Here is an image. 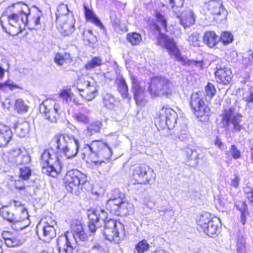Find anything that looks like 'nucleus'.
I'll return each mask as SVG.
<instances>
[{
	"instance_id": "f257e3e1",
	"label": "nucleus",
	"mask_w": 253,
	"mask_h": 253,
	"mask_svg": "<svg viewBox=\"0 0 253 253\" xmlns=\"http://www.w3.org/2000/svg\"><path fill=\"white\" fill-rule=\"evenodd\" d=\"M52 150H45L40 158V164L43 173L55 177L61 170L63 162L75 157L79 151L78 139L66 133H58L54 135L50 142Z\"/></svg>"
},
{
	"instance_id": "f03ea898",
	"label": "nucleus",
	"mask_w": 253,
	"mask_h": 253,
	"mask_svg": "<svg viewBox=\"0 0 253 253\" xmlns=\"http://www.w3.org/2000/svg\"><path fill=\"white\" fill-rule=\"evenodd\" d=\"M30 14L27 5L21 2L13 3L6 8L0 17V25L10 35H17L28 25Z\"/></svg>"
},
{
	"instance_id": "7ed1b4c3",
	"label": "nucleus",
	"mask_w": 253,
	"mask_h": 253,
	"mask_svg": "<svg viewBox=\"0 0 253 253\" xmlns=\"http://www.w3.org/2000/svg\"><path fill=\"white\" fill-rule=\"evenodd\" d=\"M84 155L89 158L95 165H100L104 160L110 158L112 152L108 145L99 140H94L90 144H86L83 149Z\"/></svg>"
},
{
	"instance_id": "20e7f679",
	"label": "nucleus",
	"mask_w": 253,
	"mask_h": 253,
	"mask_svg": "<svg viewBox=\"0 0 253 253\" xmlns=\"http://www.w3.org/2000/svg\"><path fill=\"white\" fill-rule=\"evenodd\" d=\"M164 0V5L172 11L184 28L189 27L195 23V16L191 9H186L180 13V9L183 5L184 0Z\"/></svg>"
},
{
	"instance_id": "39448f33",
	"label": "nucleus",
	"mask_w": 253,
	"mask_h": 253,
	"mask_svg": "<svg viewBox=\"0 0 253 253\" xmlns=\"http://www.w3.org/2000/svg\"><path fill=\"white\" fill-rule=\"evenodd\" d=\"M131 207L132 205L128 203L125 199V194L119 189H115L112 192L106 205L108 211L118 215L128 214L129 209Z\"/></svg>"
},
{
	"instance_id": "423d86ee",
	"label": "nucleus",
	"mask_w": 253,
	"mask_h": 253,
	"mask_svg": "<svg viewBox=\"0 0 253 253\" xmlns=\"http://www.w3.org/2000/svg\"><path fill=\"white\" fill-rule=\"evenodd\" d=\"M154 28L158 32L157 37L158 45L166 48L169 54L171 56H174L176 61L180 62L183 64H187V60L181 56L180 51L174 40L162 33L161 28L158 25L155 24Z\"/></svg>"
},
{
	"instance_id": "0eeeda50",
	"label": "nucleus",
	"mask_w": 253,
	"mask_h": 253,
	"mask_svg": "<svg viewBox=\"0 0 253 253\" xmlns=\"http://www.w3.org/2000/svg\"><path fill=\"white\" fill-rule=\"evenodd\" d=\"M172 83L164 77H157L151 79L149 91L153 97H168L172 94Z\"/></svg>"
},
{
	"instance_id": "6e6552de",
	"label": "nucleus",
	"mask_w": 253,
	"mask_h": 253,
	"mask_svg": "<svg viewBox=\"0 0 253 253\" xmlns=\"http://www.w3.org/2000/svg\"><path fill=\"white\" fill-rule=\"evenodd\" d=\"M221 124L224 127L228 128L230 125L233 126L232 131L239 132L244 128L243 116L234 108L225 109L221 115Z\"/></svg>"
},
{
	"instance_id": "1a4fd4ad",
	"label": "nucleus",
	"mask_w": 253,
	"mask_h": 253,
	"mask_svg": "<svg viewBox=\"0 0 253 253\" xmlns=\"http://www.w3.org/2000/svg\"><path fill=\"white\" fill-rule=\"evenodd\" d=\"M64 181L67 190L71 193H76L87 180L85 174L78 170L74 169L66 173Z\"/></svg>"
},
{
	"instance_id": "9d476101",
	"label": "nucleus",
	"mask_w": 253,
	"mask_h": 253,
	"mask_svg": "<svg viewBox=\"0 0 253 253\" xmlns=\"http://www.w3.org/2000/svg\"><path fill=\"white\" fill-rule=\"evenodd\" d=\"M132 176L137 183L146 185L154 181L156 175L149 166L141 164L133 169Z\"/></svg>"
},
{
	"instance_id": "9b49d317",
	"label": "nucleus",
	"mask_w": 253,
	"mask_h": 253,
	"mask_svg": "<svg viewBox=\"0 0 253 253\" xmlns=\"http://www.w3.org/2000/svg\"><path fill=\"white\" fill-rule=\"evenodd\" d=\"M190 106L197 117L203 116H208L210 114V108L205 103L202 97V93L195 92L192 94L190 99Z\"/></svg>"
},
{
	"instance_id": "f8f14e48",
	"label": "nucleus",
	"mask_w": 253,
	"mask_h": 253,
	"mask_svg": "<svg viewBox=\"0 0 253 253\" xmlns=\"http://www.w3.org/2000/svg\"><path fill=\"white\" fill-rule=\"evenodd\" d=\"M160 123L163 127L167 126L169 129L174 127L177 119L176 113L171 108L163 107L157 114Z\"/></svg>"
},
{
	"instance_id": "ddd939ff",
	"label": "nucleus",
	"mask_w": 253,
	"mask_h": 253,
	"mask_svg": "<svg viewBox=\"0 0 253 253\" xmlns=\"http://www.w3.org/2000/svg\"><path fill=\"white\" fill-rule=\"evenodd\" d=\"M77 88L80 92L81 96L87 101L93 99L97 94L95 84L84 78H80L77 84Z\"/></svg>"
},
{
	"instance_id": "4468645a",
	"label": "nucleus",
	"mask_w": 253,
	"mask_h": 253,
	"mask_svg": "<svg viewBox=\"0 0 253 253\" xmlns=\"http://www.w3.org/2000/svg\"><path fill=\"white\" fill-rule=\"evenodd\" d=\"M60 106L53 100H46L40 106L41 113L44 114L46 120L51 123H56L59 117Z\"/></svg>"
},
{
	"instance_id": "2eb2a0df",
	"label": "nucleus",
	"mask_w": 253,
	"mask_h": 253,
	"mask_svg": "<svg viewBox=\"0 0 253 253\" xmlns=\"http://www.w3.org/2000/svg\"><path fill=\"white\" fill-rule=\"evenodd\" d=\"M103 234L107 240L119 244L121 241L119 228L124 232V226L122 222H104Z\"/></svg>"
},
{
	"instance_id": "dca6fc26",
	"label": "nucleus",
	"mask_w": 253,
	"mask_h": 253,
	"mask_svg": "<svg viewBox=\"0 0 253 253\" xmlns=\"http://www.w3.org/2000/svg\"><path fill=\"white\" fill-rule=\"evenodd\" d=\"M56 23L58 30L64 36L71 35L75 30V19L73 13H69L67 17L59 18Z\"/></svg>"
},
{
	"instance_id": "f3484780",
	"label": "nucleus",
	"mask_w": 253,
	"mask_h": 253,
	"mask_svg": "<svg viewBox=\"0 0 253 253\" xmlns=\"http://www.w3.org/2000/svg\"><path fill=\"white\" fill-rule=\"evenodd\" d=\"M205 8L214 16L217 21L223 20L227 16V11L223 7L222 3L218 0H211L205 3Z\"/></svg>"
},
{
	"instance_id": "a211bd4d",
	"label": "nucleus",
	"mask_w": 253,
	"mask_h": 253,
	"mask_svg": "<svg viewBox=\"0 0 253 253\" xmlns=\"http://www.w3.org/2000/svg\"><path fill=\"white\" fill-rule=\"evenodd\" d=\"M8 159L10 162L17 166L27 165L31 162V157L25 149L15 148L11 150Z\"/></svg>"
},
{
	"instance_id": "6ab92c4d",
	"label": "nucleus",
	"mask_w": 253,
	"mask_h": 253,
	"mask_svg": "<svg viewBox=\"0 0 253 253\" xmlns=\"http://www.w3.org/2000/svg\"><path fill=\"white\" fill-rule=\"evenodd\" d=\"M132 87L131 89L133 92L134 98L136 103L138 105H143L145 103L146 91L145 88L141 85L137 79L134 77L131 78Z\"/></svg>"
},
{
	"instance_id": "aec40b11",
	"label": "nucleus",
	"mask_w": 253,
	"mask_h": 253,
	"mask_svg": "<svg viewBox=\"0 0 253 253\" xmlns=\"http://www.w3.org/2000/svg\"><path fill=\"white\" fill-rule=\"evenodd\" d=\"M71 228L73 232V236L76 242L77 239L83 242L87 239L89 234L86 225H83L82 222H74L71 224Z\"/></svg>"
},
{
	"instance_id": "412c9836",
	"label": "nucleus",
	"mask_w": 253,
	"mask_h": 253,
	"mask_svg": "<svg viewBox=\"0 0 253 253\" xmlns=\"http://www.w3.org/2000/svg\"><path fill=\"white\" fill-rule=\"evenodd\" d=\"M56 245L59 253H73L75 250L67 233L57 238Z\"/></svg>"
},
{
	"instance_id": "4be33fe9",
	"label": "nucleus",
	"mask_w": 253,
	"mask_h": 253,
	"mask_svg": "<svg viewBox=\"0 0 253 253\" xmlns=\"http://www.w3.org/2000/svg\"><path fill=\"white\" fill-rule=\"evenodd\" d=\"M215 75L217 81L223 84H228L232 80L231 72L226 67L217 69Z\"/></svg>"
},
{
	"instance_id": "5701e85b",
	"label": "nucleus",
	"mask_w": 253,
	"mask_h": 253,
	"mask_svg": "<svg viewBox=\"0 0 253 253\" xmlns=\"http://www.w3.org/2000/svg\"><path fill=\"white\" fill-rule=\"evenodd\" d=\"M12 131L9 126L0 124V147L5 146L11 139Z\"/></svg>"
},
{
	"instance_id": "b1692460",
	"label": "nucleus",
	"mask_w": 253,
	"mask_h": 253,
	"mask_svg": "<svg viewBox=\"0 0 253 253\" xmlns=\"http://www.w3.org/2000/svg\"><path fill=\"white\" fill-rule=\"evenodd\" d=\"M186 157V164L190 167H195L198 163L199 153L195 149L187 147L184 150Z\"/></svg>"
},
{
	"instance_id": "393cba45",
	"label": "nucleus",
	"mask_w": 253,
	"mask_h": 253,
	"mask_svg": "<svg viewBox=\"0 0 253 253\" xmlns=\"http://www.w3.org/2000/svg\"><path fill=\"white\" fill-rule=\"evenodd\" d=\"M186 157V164L190 167H195L198 163L199 153L195 149L187 147L184 150Z\"/></svg>"
},
{
	"instance_id": "a878e982",
	"label": "nucleus",
	"mask_w": 253,
	"mask_h": 253,
	"mask_svg": "<svg viewBox=\"0 0 253 253\" xmlns=\"http://www.w3.org/2000/svg\"><path fill=\"white\" fill-rule=\"evenodd\" d=\"M14 128L16 133L19 137H24L28 134L30 130V124L26 121L18 120L14 125Z\"/></svg>"
},
{
	"instance_id": "bb28decb",
	"label": "nucleus",
	"mask_w": 253,
	"mask_h": 253,
	"mask_svg": "<svg viewBox=\"0 0 253 253\" xmlns=\"http://www.w3.org/2000/svg\"><path fill=\"white\" fill-rule=\"evenodd\" d=\"M56 231L53 225H46L42 227V236L41 240L44 242L49 243L55 237Z\"/></svg>"
},
{
	"instance_id": "cd10ccee",
	"label": "nucleus",
	"mask_w": 253,
	"mask_h": 253,
	"mask_svg": "<svg viewBox=\"0 0 253 253\" xmlns=\"http://www.w3.org/2000/svg\"><path fill=\"white\" fill-rule=\"evenodd\" d=\"M218 41V37L214 32L207 31L205 33L203 42L208 47L210 48L214 47Z\"/></svg>"
},
{
	"instance_id": "c85d7f7f",
	"label": "nucleus",
	"mask_w": 253,
	"mask_h": 253,
	"mask_svg": "<svg viewBox=\"0 0 253 253\" xmlns=\"http://www.w3.org/2000/svg\"><path fill=\"white\" fill-rule=\"evenodd\" d=\"M199 225L200 227L199 230H202L210 237H213L218 229V226L214 225L213 222H200Z\"/></svg>"
},
{
	"instance_id": "c756f323",
	"label": "nucleus",
	"mask_w": 253,
	"mask_h": 253,
	"mask_svg": "<svg viewBox=\"0 0 253 253\" xmlns=\"http://www.w3.org/2000/svg\"><path fill=\"white\" fill-rule=\"evenodd\" d=\"M117 90L123 98H128V86L125 80L122 77H119L116 80Z\"/></svg>"
},
{
	"instance_id": "7c9ffc66",
	"label": "nucleus",
	"mask_w": 253,
	"mask_h": 253,
	"mask_svg": "<svg viewBox=\"0 0 253 253\" xmlns=\"http://www.w3.org/2000/svg\"><path fill=\"white\" fill-rule=\"evenodd\" d=\"M70 54L68 53H57L55 54L54 61L59 66H63L70 64L72 62Z\"/></svg>"
},
{
	"instance_id": "2f4dec72",
	"label": "nucleus",
	"mask_w": 253,
	"mask_h": 253,
	"mask_svg": "<svg viewBox=\"0 0 253 253\" xmlns=\"http://www.w3.org/2000/svg\"><path fill=\"white\" fill-rule=\"evenodd\" d=\"M59 96L69 105L77 104V102L74 98V94L71 91L70 89H63L61 91Z\"/></svg>"
},
{
	"instance_id": "473e14b6",
	"label": "nucleus",
	"mask_w": 253,
	"mask_h": 253,
	"mask_svg": "<svg viewBox=\"0 0 253 253\" xmlns=\"http://www.w3.org/2000/svg\"><path fill=\"white\" fill-rule=\"evenodd\" d=\"M237 253H245L246 242L243 233L239 231L237 233Z\"/></svg>"
},
{
	"instance_id": "72a5a7b5",
	"label": "nucleus",
	"mask_w": 253,
	"mask_h": 253,
	"mask_svg": "<svg viewBox=\"0 0 253 253\" xmlns=\"http://www.w3.org/2000/svg\"><path fill=\"white\" fill-rule=\"evenodd\" d=\"M69 13H73V12L69 10L67 5L64 3H60L57 8L56 20H59V18L68 16Z\"/></svg>"
},
{
	"instance_id": "f704fd0d",
	"label": "nucleus",
	"mask_w": 253,
	"mask_h": 253,
	"mask_svg": "<svg viewBox=\"0 0 253 253\" xmlns=\"http://www.w3.org/2000/svg\"><path fill=\"white\" fill-rule=\"evenodd\" d=\"M115 97L110 93H106L103 95V103L104 106L107 109L112 110L115 105Z\"/></svg>"
},
{
	"instance_id": "c9c22d12",
	"label": "nucleus",
	"mask_w": 253,
	"mask_h": 253,
	"mask_svg": "<svg viewBox=\"0 0 253 253\" xmlns=\"http://www.w3.org/2000/svg\"><path fill=\"white\" fill-rule=\"evenodd\" d=\"M102 123L99 121H96L91 124L87 129L85 130L86 135L90 136L95 133H97L100 131Z\"/></svg>"
},
{
	"instance_id": "e433bc0d",
	"label": "nucleus",
	"mask_w": 253,
	"mask_h": 253,
	"mask_svg": "<svg viewBox=\"0 0 253 253\" xmlns=\"http://www.w3.org/2000/svg\"><path fill=\"white\" fill-rule=\"evenodd\" d=\"M235 206L237 208V210L240 211L241 216V221H245L246 220V216L248 214L247 206L245 202L238 201L235 204Z\"/></svg>"
},
{
	"instance_id": "4c0bfd02",
	"label": "nucleus",
	"mask_w": 253,
	"mask_h": 253,
	"mask_svg": "<svg viewBox=\"0 0 253 253\" xmlns=\"http://www.w3.org/2000/svg\"><path fill=\"white\" fill-rule=\"evenodd\" d=\"M103 63L102 58L98 57H94L91 60L87 62L85 66V68L86 70H91L96 67L100 66Z\"/></svg>"
},
{
	"instance_id": "58836bf2",
	"label": "nucleus",
	"mask_w": 253,
	"mask_h": 253,
	"mask_svg": "<svg viewBox=\"0 0 253 253\" xmlns=\"http://www.w3.org/2000/svg\"><path fill=\"white\" fill-rule=\"evenodd\" d=\"M28 106L25 103L24 101L19 98L16 100L15 102V110L19 113H25L27 112Z\"/></svg>"
},
{
	"instance_id": "ea45409f",
	"label": "nucleus",
	"mask_w": 253,
	"mask_h": 253,
	"mask_svg": "<svg viewBox=\"0 0 253 253\" xmlns=\"http://www.w3.org/2000/svg\"><path fill=\"white\" fill-rule=\"evenodd\" d=\"M127 39L128 41L134 45L138 44L142 40L141 36L137 33H132L127 34Z\"/></svg>"
},
{
	"instance_id": "a19ab883",
	"label": "nucleus",
	"mask_w": 253,
	"mask_h": 253,
	"mask_svg": "<svg viewBox=\"0 0 253 253\" xmlns=\"http://www.w3.org/2000/svg\"><path fill=\"white\" fill-rule=\"evenodd\" d=\"M73 117L78 122L84 124H88L90 121L89 117L82 112H77L74 115Z\"/></svg>"
},
{
	"instance_id": "79ce46f5",
	"label": "nucleus",
	"mask_w": 253,
	"mask_h": 253,
	"mask_svg": "<svg viewBox=\"0 0 253 253\" xmlns=\"http://www.w3.org/2000/svg\"><path fill=\"white\" fill-rule=\"evenodd\" d=\"M178 139L181 141L186 142L190 138V135L188 131V129L186 126H184L183 127L177 134Z\"/></svg>"
},
{
	"instance_id": "37998d69",
	"label": "nucleus",
	"mask_w": 253,
	"mask_h": 253,
	"mask_svg": "<svg viewBox=\"0 0 253 253\" xmlns=\"http://www.w3.org/2000/svg\"><path fill=\"white\" fill-rule=\"evenodd\" d=\"M155 16L158 22L164 28L165 32L167 31V20L165 16L159 11L156 12Z\"/></svg>"
},
{
	"instance_id": "c03bdc74",
	"label": "nucleus",
	"mask_w": 253,
	"mask_h": 253,
	"mask_svg": "<svg viewBox=\"0 0 253 253\" xmlns=\"http://www.w3.org/2000/svg\"><path fill=\"white\" fill-rule=\"evenodd\" d=\"M31 169L29 167H23L20 169L19 178L23 180H28L31 175Z\"/></svg>"
},
{
	"instance_id": "a18cd8bd",
	"label": "nucleus",
	"mask_w": 253,
	"mask_h": 253,
	"mask_svg": "<svg viewBox=\"0 0 253 253\" xmlns=\"http://www.w3.org/2000/svg\"><path fill=\"white\" fill-rule=\"evenodd\" d=\"M0 215L3 219H5L7 221H13V214L9 212L7 207H3L0 209Z\"/></svg>"
},
{
	"instance_id": "49530a36",
	"label": "nucleus",
	"mask_w": 253,
	"mask_h": 253,
	"mask_svg": "<svg viewBox=\"0 0 253 253\" xmlns=\"http://www.w3.org/2000/svg\"><path fill=\"white\" fill-rule=\"evenodd\" d=\"M149 245L146 240H143L138 242L135 247V249L138 253H143L149 249Z\"/></svg>"
},
{
	"instance_id": "de8ad7c7",
	"label": "nucleus",
	"mask_w": 253,
	"mask_h": 253,
	"mask_svg": "<svg viewBox=\"0 0 253 253\" xmlns=\"http://www.w3.org/2000/svg\"><path fill=\"white\" fill-rule=\"evenodd\" d=\"M220 40L224 44H228L233 41V35L229 32H223L220 37Z\"/></svg>"
},
{
	"instance_id": "09e8293b",
	"label": "nucleus",
	"mask_w": 253,
	"mask_h": 253,
	"mask_svg": "<svg viewBox=\"0 0 253 253\" xmlns=\"http://www.w3.org/2000/svg\"><path fill=\"white\" fill-rule=\"evenodd\" d=\"M87 215L89 221H99L97 210H89L87 211Z\"/></svg>"
},
{
	"instance_id": "8fccbe9b",
	"label": "nucleus",
	"mask_w": 253,
	"mask_h": 253,
	"mask_svg": "<svg viewBox=\"0 0 253 253\" xmlns=\"http://www.w3.org/2000/svg\"><path fill=\"white\" fill-rule=\"evenodd\" d=\"M199 38V36L198 34H192L189 36L188 40L190 44L193 45L194 46H199L200 42Z\"/></svg>"
},
{
	"instance_id": "3c124183",
	"label": "nucleus",
	"mask_w": 253,
	"mask_h": 253,
	"mask_svg": "<svg viewBox=\"0 0 253 253\" xmlns=\"http://www.w3.org/2000/svg\"><path fill=\"white\" fill-rule=\"evenodd\" d=\"M205 92L207 96L211 98L215 94L216 89L212 84L209 83L205 87Z\"/></svg>"
},
{
	"instance_id": "603ef678",
	"label": "nucleus",
	"mask_w": 253,
	"mask_h": 253,
	"mask_svg": "<svg viewBox=\"0 0 253 253\" xmlns=\"http://www.w3.org/2000/svg\"><path fill=\"white\" fill-rule=\"evenodd\" d=\"M20 244V241L13 237L5 238V244L7 247H16Z\"/></svg>"
},
{
	"instance_id": "864d4df0",
	"label": "nucleus",
	"mask_w": 253,
	"mask_h": 253,
	"mask_svg": "<svg viewBox=\"0 0 253 253\" xmlns=\"http://www.w3.org/2000/svg\"><path fill=\"white\" fill-rule=\"evenodd\" d=\"M6 88L12 90L15 88H18L17 84H14L13 82L10 81H7V82L0 84V89H4Z\"/></svg>"
},
{
	"instance_id": "5fc2aeb1",
	"label": "nucleus",
	"mask_w": 253,
	"mask_h": 253,
	"mask_svg": "<svg viewBox=\"0 0 253 253\" xmlns=\"http://www.w3.org/2000/svg\"><path fill=\"white\" fill-rule=\"evenodd\" d=\"M98 211V218L99 221H107V213L102 210H97ZM107 221H117V220L109 219Z\"/></svg>"
},
{
	"instance_id": "6e6d98bb",
	"label": "nucleus",
	"mask_w": 253,
	"mask_h": 253,
	"mask_svg": "<svg viewBox=\"0 0 253 253\" xmlns=\"http://www.w3.org/2000/svg\"><path fill=\"white\" fill-rule=\"evenodd\" d=\"M143 205L148 209L151 210L155 206V202L152 200L150 197L147 196L144 198Z\"/></svg>"
},
{
	"instance_id": "4d7b16f0",
	"label": "nucleus",
	"mask_w": 253,
	"mask_h": 253,
	"mask_svg": "<svg viewBox=\"0 0 253 253\" xmlns=\"http://www.w3.org/2000/svg\"><path fill=\"white\" fill-rule=\"evenodd\" d=\"M200 221H213L211 214L208 212L203 211L200 215Z\"/></svg>"
},
{
	"instance_id": "13d9d810",
	"label": "nucleus",
	"mask_w": 253,
	"mask_h": 253,
	"mask_svg": "<svg viewBox=\"0 0 253 253\" xmlns=\"http://www.w3.org/2000/svg\"><path fill=\"white\" fill-rule=\"evenodd\" d=\"M244 192L247 198L253 203V189L250 187H246L244 188Z\"/></svg>"
},
{
	"instance_id": "bf43d9fd",
	"label": "nucleus",
	"mask_w": 253,
	"mask_h": 253,
	"mask_svg": "<svg viewBox=\"0 0 253 253\" xmlns=\"http://www.w3.org/2000/svg\"><path fill=\"white\" fill-rule=\"evenodd\" d=\"M84 9L85 16L87 20L90 21L96 16L93 12L86 5H84Z\"/></svg>"
},
{
	"instance_id": "052dcab7",
	"label": "nucleus",
	"mask_w": 253,
	"mask_h": 253,
	"mask_svg": "<svg viewBox=\"0 0 253 253\" xmlns=\"http://www.w3.org/2000/svg\"><path fill=\"white\" fill-rule=\"evenodd\" d=\"M230 151L231 153L232 157L234 159H239L241 157V153L240 151L237 150V147H236L235 145H232L231 146Z\"/></svg>"
},
{
	"instance_id": "680f3d73",
	"label": "nucleus",
	"mask_w": 253,
	"mask_h": 253,
	"mask_svg": "<svg viewBox=\"0 0 253 253\" xmlns=\"http://www.w3.org/2000/svg\"><path fill=\"white\" fill-rule=\"evenodd\" d=\"M12 228L16 231H21L28 226L30 223L26 225L22 226L20 225L21 222H11Z\"/></svg>"
},
{
	"instance_id": "e2e57ef3",
	"label": "nucleus",
	"mask_w": 253,
	"mask_h": 253,
	"mask_svg": "<svg viewBox=\"0 0 253 253\" xmlns=\"http://www.w3.org/2000/svg\"><path fill=\"white\" fill-rule=\"evenodd\" d=\"M245 100L248 103L253 102V86L249 88L248 94L245 97Z\"/></svg>"
},
{
	"instance_id": "0e129e2a",
	"label": "nucleus",
	"mask_w": 253,
	"mask_h": 253,
	"mask_svg": "<svg viewBox=\"0 0 253 253\" xmlns=\"http://www.w3.org/2000/svg\"><path fill=\"white\" fill-rule=\"evenodd\" d=\"M233 176L234 177L231 179L230 185L232 187L237 188L239 186L240 179L239 177L236 174H234Z\"/></svg>"
},
{
	"instance_id": "69168bd1",
	"label": "nucleus",
	"mask_w": 253,
	"mask_h": 253,
	"mask_svg": "<svg viewBox=\"0 0 253 253\" xmlns=\"http://www.w3.org/2000/svg\"><path fill=\"white\" fill-rule=\"evenodd\" d=\"M15 186L16 189L19 190H23L25 188V183L23 181V179L19 178L18 179L15 181Z\"/></svg>"
},
{
	"instance_id": "338daca9",
	"label": "nucleus",
	"mask_w": 253,
	"mask_h": 253,
	"mask_svg": "<svg viewBox=\"0 0 253 253\" xmlns=\"http://www.w3.org/2000/svg\"><path fill=\"white\" fill-rule=\"evenodd\" d=\"M88 233L89 232L94 233L95 232L97 227L94 222H87V225L86 226Z\"/></svg>"
},
{
	"instance_id": "774afa93",
	"label": "nucleus",
	"mask_w": 253,
	"mask_h": 253,
	"mask_svg": "<svg viewBox=\"0 0 253 253\" xmlns=\"http://www.w3.org/2000/svg\"><path fill=\"white\" fill-rule=\"evenodd\" d=\"M253 62L252 60H251L250 57L249 56H244L243 57L242 59V64L245 67H248L249 65H250L251 63Z\"/></svg>"
}]
</instances>
